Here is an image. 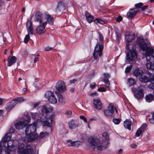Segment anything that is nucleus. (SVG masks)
<instances>
[{"label":"nucleus","instance_id":"1","mask_svg":"<svg viewBox=\"0 0 154 154\" xmlns=\"http://www.w3.org/2000/svg\"><path fill=\"white\" fill-rule=\"evenodd\" d=\"M11 133H8L5 136L2 141L0 142V145L4 146L3 149L7 154H10V152L14 150V147L18 146L17 152L20 154H35L33 149L31 146L27 145L26 148L24 149V144L23 143L19 144V142L17 140L13 141L10 140Z\"/></svg>","mask_w":154,"mask_h":154},{"label":"nucleus","instance_id":"2","mask_svg":"<svg viewBox=\"0 0 154 154\" xmlns=\"http://www.w3.org/2000/svg\"><path fill=\"white\" fill-rule=\"evenodd\" d=\"M137 42L142 50L146 51L147 68L154 70V50L147 47L145 40L140 37L137 38Z\"/></svg>","mask_w":154,"mask_h":154},{"label":"nucleus","instance_id":"3","mask_svg":"<svg viewBox=\"0 0 154 154\" xmlns=\"http://www.w3.org/2000/svg\"><path fill=\"white\" fill-rule=\"evenodd\" d=\"M102 136L105 139L96 137L89 138L88 142L91 149L94 150L96 148L97 150L102 151L107 148L108 142L106 140H109V135L106 132H104Z\"/></svg>","mask_w":154,"mask_h":154},{"label":"nucleus","instance_id":"4","mask_svg":"<svg viewBox=\"0 0 154 154\" xmlns=\"http://www.w3.org/2000/svg\"><path fill=\"white\" fill-rule=\"evenodd\" d=\"M135 38L134 34L132 33L127 34L125 36V39L127 42L126 48L128 51L126 56V62H130L133 60H135L137 58L135 46L128 43L133 40Z\"/></svg>","mask_w":154,"mask_h":154},{"label":"nucleus","instance_id":"5","mask_svg":"<svg viewBox=\"0 0 154 154\" xmlns=\"http://www.w3.org/2000/svg\"><path fill=\"white\" fill-rule=\"evenodd\" d=\"M36 124L34 123L28 125L26 128L25 132L26 134L28 136L27 141L31 142L36 139L38 137V135L35 133L36 131Z\"/></svg>","mask_w":154,"mask_h":154},{"label":"nucleus","instance_id":"6","mask_svg":"<svg viewBox=\"0 0 154 154\" xmlns=\"http://www.w3.org/2000/svg\"><path fill=\"white\" fill-rule=\"evenodd\" d=\"M53 111V108L49 105H45L42 106V116L43 118L44 117L47 119V120L44 121L42 120V122L44 123V126H47L49 127H51V126L52 122L53 120L52 116L48 117V114L51 112Z\"/></svg>","mask_w":154,"mask_h":154},{"label":"nucleus","instance_id":"7","mask_svg":"<svg viewBox=\"0 0 154 154\" xmlns=\"http://www.w3.org/2000/svg\"><path fill=\"white\" fill-rule=\"evenodd\" d=\"M99 39L94 48L93 56L94 59H96L98 56L101 57L102 54L103 48L104 39L103 35L100 33L99 34Z\"/></svg>","mask_w":154,"mask_h":154},{"label":"nucleus","instance_id":"8","mask_svg":"<svg viewBox=\"0 0 154 154\" xmlns=\"http://www.w3.org/2000/svg\"><path fill=\"white\" fill-rule=\"evenodd\" d=\"M26 27L28 34L26 36L24 39V42L25 43H27L30 39L29 34H30L32 35L33 34V26L31 21L29 20L26 23Z\"/></svg>","mask_w":154,"mask_h":154},{"label":"nucleus","instance_id":"9","mask_svg":"<svg viewBox=\"0 0 154 154\" xmlns=\"http://www.w3.org/2000/svg\"><path fill=\"white\" fill-rule=\"evenodd\" d=\"M45 97L49 102L51 103L55 104L57 103V100L55 97L53 92L51 91H47L45 93Z\"/></svg>","mask_w":154,"mask_h":154},{"label":"nucleus","instance_id":"10","mask_svg":"<svg viewBox=\"0 0 154 154\" xmlns=\"http://www.w3.org/2000/svg\"><path fill=\"white\" fill-rule=\"evenodd\" d=\"M115 112L116 113L117 111L116 108L112 104H110L108 107V109L104 110V113L106 116L107 117L112 116Z\"/></svg>","mask_w":154,"mask_h":154},{"label":"nucleus","instance_id":"11","mask_svg":"<svg viewBox=\"0 0 154 154\" xmlns=\"http://www.w3.org/2000/svg\"><path fill=\"white\" fill-rule=\"evenodd\" d=\"M47 24V21H45L41 23L36 29L37 33L40 34L44 33L45 31V27Z\"/></svg>","mask_w":154,"mask_h":154},{"label":"nucleus","instance_id":"12","mask_svg":"<svg viewBox=\"0 0 154 154\" xmlns=\"http://www.w3.org/2000/svg\"><path fill=\"white\" fill-rule=\"evenodd\" d=\"M57 90L60 92H64L66 89L65 82L62 81L58 82L56 85Z\"/></svg>","mask_w":154,"mask_h":154},{"label":"nucleus","instance_id":"13","mask_svg":"<svg viewBox=\"0 0 154 154\" xmlns=\"http://www.w3.org/2000/svg\"><path fill=\"white\" fill-rule=\"evenodd\" d=\"M65 4L63 1H60L58 3L57 6L56 10V13H59L65 9Z\"/></svg>","mask_w":154,"mask_h":154},{"label":"nucleus","instance_id":"14","mask_svg":"<svg viewBox=\"0 0 154 154\" xmlns=\"http://www.w3.org/2000/svg\"><path fill=\"white\" fill-rule=\"evenodd\" d=\"M30 119H28V121H20L17 122L15 124V128L17 129H21L24 127L25 125L29 122Z\"/></svg>","mask_w":154,"mask_h":154},{"label":"nucleus","instance_id":"15","mask_svg":"<svg viewBox=\"0 0 154 154\" xmlns=\"http://www.w3.org/2000/svg\"><path fill=\"white\" fill-rule=\"evenodd\" d=\"M31 115L32 118L33 119H36L37 120V122H42V119H43V116L42 114V116H41V114L40 115V116H39L36 113H31Z\"/></svg>","mask_w":154,"mask_h":154},{"label":"nucleus","instance_id":"16","mask_svg":"<svg viewBox=\"0 0 154 154\" xmlns=\"http://www.w3.org/2000/svg\"><path fill=\"white\" fill-rule=\"evenodd\" d=\"M85 16L86 20L88 23H91L93 21H94V16L91 15L88 11H86L85 12Z\"/></svg>","mask_w":154,"mask_h":154},{"label":"nucleus","instance_id":"17","mask_svg":"<svg viewBox=\"0 0 154 154\" xmlns=\"http://www.w3.org/2000/svg\"><path fill=\"white\" fill-rule=\"evenodd\" d=\"M137 11V10L135 9H130L127 13V16L128 17L132 18L136 15Z\"/></svg>","mask_w":154,"mask_h":154},{"label":"nucleus","instance_id":"18","mask_svg":"<svg viewBox=\"0 0 154 154\" xmlns=\"http://www.w3.org/2000/svg\"><path fill=\"white\" fill-rule=\"evenodd\" d=\"M66 142L69 143L68 144L69 146H72L75 147H78L80 145V142L79 141H72L70 140H66Z\"/></svg>","mask_w":154,"mask_h":154},{"label":"nucleus","instance_id":"19","mask_svg":"<svg viewBox=\"0 0 154 154\" xmlns=\"http://www.w3.org/2000/svg\"><path fill=\"white\" fill-rule=\"evenodd\" d=\"M134 95L137 98H142L143 97V90L141 88L139 89L137 92L134 93Z\"/></svg>","mask_w":154,"mask_h":154},{"label":"nucleus","instance_id":"20","mask_svg":"<svg viewBox=\"0 0 154 154\" xmlns=\"http://www.w3.org/2000/svg\"><path fill=\"white\" fill-rule=\"evenodd\" d=\"M93 103L95 106V108L97 109H100L102 106L101 101L98 99H94Z\"/></svg>","mask_w":154,"mask_h":154},{"label":"nucleus","instance_id":"21","mask_svg":"<svg viewBox=\"0 0 154 154\" xmlns=\"http://www.w3.org/2000/svg\"><path fill=\"white\" fill-rule=\"evenodd\" d=\"M149 83L148 85V87L149 88L153 89L154 90V74H153L152 75L151 74L149 77Z\"/></svg>","mask_w":154,"mask_h":154},{"label":"nucleus","instance_id":"22","mask_svg":"<svg viewBox=\"0 0 154 154\" xmlns=\"http://www.w3.org/2000/svg\"><path fill=\"white\" fill-rule=\"evenodd\" d=\"M17 58L14 56H12L11 57H9L8 60V66H11L17 60Z\"/></svg>","mask_w":154,"mask_h":154},{"label":"nucleus","instance_id":"23","mask_svg":"<svg viewBox=\"0 0 154 154\" xmlns=\"http://www.w3.org/2000/svg\"><path fill=\"white\" fill-rule=\"evenodd\" d=\"M45 14L47 20L46 21H47V23L48 22L51 25L53 24L54 22L53 17L48 13H47V12L45 13Z\"/></svg>","mask_w":154,"mask_h":154},{"label":"nucleus","instance_id":"24","mask_svg":"<svg viewBox=\"0 0 154 154\" xmlns=\"http://www.w3.org/2000/svg\"><path fill=\"white\" fill-rule=\"evenodd\" d=\"M35 21L39 22L40 23H42V14L40 12H37L35 16Z\"/></svg>","mask_w":154,"mask_h":154},{"label":"nucleus","instance_id":"25","mask_svg":"<svg viewBox=\"0 0 154 154\" xmlns=\"http://www.w3.org/2000/svg\"><path fill=\"white\" fill-rule=\"evenodd\" d=\"M68 126L69 128L71 129H75L78 127V125L75 123V121L73 119L69 122Z\"/></svg>","mask_w":154,"mask_h":154},{"label":"nucleus","instance_id":"26","mask_svg":"<svg viewBox=\"0 0 154 154\" xmlns=\"http://www.w3.org/2000/svg\"><path fill=\"white\" fill-rule=\"evenodd\" d=\"M132 124V123L130 120L127 119L124 122V125L125 128L131 130V127Z\"/></svg>","mask_w":154,"mask_h":154},{"label":"nucleus","instance_id":"27","mask_svg":"<svg viewBox=\"0 0 154 154\" xmlns=\"http://www.w3.org/2000/svg\"><path fill=\"white\" fill-rule=\"evenodd\" d=\"M143 73L142 70L138 68H136L134 71L133 75L136 77L140 76Z\"/></svg>","mask_w":154,"mask_h":154},{"label":"nucleus","instance_id":"28","mask_svg":"<svg viewBox=\"0 0 154 154\" xmlns=\"http://www.w3.org/2000/svg\"><path fill=\"white\" fill-rule=\"evenodd\" d=\"M145 98L147 102H150L154 100V97L153 94H149L146 96Z\"/></svg>","mask_w":154,"mask_h":154},{"label":"nucleus","instance_id":"29","mask_svg":"<svg viewBox=\"0 0 154 154\" xmlns=\"http://www.w3.org/2000/svg\"><path fill=\"white\" fill-rule=\"evenodd\" d=\"M140 81L142 82H146L149 81V79L146 76L141 75L139 78Z\"/></svg>","mask_w":154,"mask_h":154},{"label":"nucleus","instance_id":"30","mask_svg":"<svg viewBox=\"0 0 154 154\" xmlns=\"http://www.w3.org/2000/svg\"><path fill=\"white\" fill-rule=\"evenodd\" d=\"M16 105V103L15 101H13L10 103V104L7 107V109L8 111L10 110L13 107Z\"/></svg>","mask_w":154,"mask_h":154},{"label":"nucleus","instance_id":"31","mask_svg":"<svg viewBox=\"0 0 154 154\" xmlns=\"http://www.w3.org/2000/svg\"><path fill=\"white\" fill-rule=\"evenodd\" d=\"M55 93L57 96L59 102H62L63 101V95L58 91H56L55 92Z\"/></svg>","mask_w":154,"mask_h":154},{"label":"nucleus","instance_id":"32","mask_svg":"<svg viewBox=\"0 0 154 154\" xmlns=\"http://www.w3.org/2000/svg\"><path fill=\"white\" fill-rule=\"evenodd\" d=\"M135 81L134 79L132 78L128 79L127 80V84L129 86H131L135 83Z\"/></svg>","mask_w":154,"mask_h":154},{"label":"nucleus","instance_id":"33","mask_svg":"<svg viewBox=\"0 0 154 154\" xmlns=\"http://www.w3.org/2000/svg\"><path fill=\"white\" fill-rule=\"evenodd\" d=\"M12 101H15L16 105L17 102L20 103L23 102L24 101V99L23 97H18L13 99Z\"/></svg>","mask_w":154,"mask_h":154},{"label":"nucleus","instance_id":"34","mask_svg":"<svg viewBox=\"0 0 154 154\" xmlns=\"http://www.w3.org/2000/svg\"><path fill=\"white\" fill-rule=\"evenodd\" d=\"M48 133L47 132H41L39 136H38V137L40 139H42L45 137V136H48Z\"/></svg>","mask_w":154,"mask_h":154},{"label":"nucleus","instance_id":"35","mask_svg":"<svg viewBox=\"0 0 154 154\" xmlns=\"http://www.w3.org/2000/svg\"><path fill=\"white\" fill-rule=\"evenodd\" d=\"M94 22L96 23H99L101 24H103L105 23L104 20L99 18H96L95 19Z\"/></svg>","mask_w":154,"mask_h":154},{"label":"nucleus","instance_id":"36","mask_svg":"<svg viewBox=\"0 0 154 154\" xmlns=\"http://www.w3.org/2000/svg\"><path fill=\"white\" fill-rule=\"evenodd\" d=\"M121 121V119L114 118L112 119V122L115 124H119Z\"/></svg>","mask_w":154,"mask_h":154},{"label":"nucleus","instance_id":"37","mask_svg":"<svg viewBox=\"0 0 154 154\" xmlns=\"http://www.w3.org/2000/svg\"><path fill=\"white\" fill-rule=\"evenodd\" d=\"M103 80H109V79L110 77L109 74L107 73H104L103 75Z\"/></svg>","mask_w":154,"mask_h":154},{"label":"nucleus","instance_id":"38","mask_svg":"<svg viewBox=\"0 0 154 154\" xmlns=\"http://www.w3.org/2000/svg\"><path fill=\"white\" fill-rule=\"evenodd\" d=\"M103 81L104 82L105 87L109 89L110 83L109 80H103Z\"/></svg>","mask_w":154,"mask_h":154},{"label":"nucleus","instance_id":"39","mask_svg":"<svg viewBox=\"0 0 154 154\" xmlns=\"http://www.w3.org/2000/svg\"><path fill=\"white\" fill-rule=\"evenodd\" d=\"M132 67V65H130L127 66L125 69V73H129L131 70Z\"/></svg>","mask_w":154,"mask_h":154},{"label":"nucleus","instance_id":"40","mask_svg":"<svg viewBox=\"0 0 154 154\" xmlns=\"http://www.w3.org/2000/svg\"><path fill=\"white\" fill-rule=\"evenodd\" d=\"M3 146L0 145V154H7L5 152V150L3 149Z\"/></svg>","mask_w":154,"mask_h":154},{"label":"nucleus","instance_id":"41","mask_svg":"<svg viewBox=\"0 0 154 154\" xmlns=\"http://www.w3.org/2000/svg\"><path fill=\"white\" fill-rule=\"evenodd\" d=\"M143 5V4L142 3H139L137 4H136L135 6L137 8H140L142 7V6Z\"/></svg>","mask_w":154,"mask_h":154},{"label":"nucleus","instance_id":"42","mask_svg":"<svg viewBox=\"0 0 154 154\" xmlns=\"http://www.w3.org/2000/svg\"><path fill=\"white\" fill-rule=\"evenodd\" d=\"M142 131L138 129L136 131L135 133V136L137 137H139L142 133Z\"/></svg>","mask_w":154,"mask_h":154},{"label":"nucleus","instance_id":"43","mask_svg":"<svg viewBox=\"0 0 154 154\" xmlns=\"http://www.w3.org/2000/svg\"><path fill=\"white\" fill-rule=\"evenodd\" d=\"M72 114V111L69 110H67L66 111L65 113V115L66 116H68L69 117H71V116Z\"/></svg>","mask_w":154,"mask_h":154},{"label":"nucleus","instance_id":"44","mask_svg":"<svg viewBox=\"0 0 154 154\" xmlns=\"http://www.w3.org/2000/svg\"><path fill=\"white\" fill-rule=\"evenodd\" d=\"M146 125H147L146 123H144L141 126L140 128L139 129L143 131L144 130L145 128L146 127Z\"/></svg>","mask_w":154,"mask_h":154},{"label":"nucleus","instance_id":"45","mask_svg":"<svg viewBox=\"0 0 154 154\" xmlns=\"http://www.w3.org/2000/svg\"><path fill=\"white\" fill-rule=\"evenodd\" d=\"M80 118L81 119L83 120L85 122H86V123H87L88 122V121H87V119L84 116H80Z\"/></svg>","mask_w":154,"mask_h":154},{"label":"nucleus","instance_id":"46","mask_svg":"<svg viewBox=\"0 0 154 154\" xmlns=\"http://www.w3.org/2000/svg\"><path fill=\"white\" fill-rule=\"evenodd\" d=\"M98 91L100 92H105L106 91V89L103 87H100L98 88Z\"/></svg>","mask_w":154,"mask_h":154},{"label":"nucleus","instance_id":"47","mask_svg":"<svg viewBox=\"0 0 154 154\" xmlns=\"http://www.w3.org/2000/svg\"><path fill=\"white\" fill-rule=\"evenodd\" d=\"M122 19V18L121 16H119L116 19V21L118 22H119L121 21Z\"/></svg>","mask_w":154,"mask_h":154},{"label":"nucleus","instance_id":"48","mask_svg":"<svg viewBox=\"0 0 154 154\" xmlns=\"http://www.w3.org/2000/svg\"><path fill=\"white\" fill-rule=\"evenodd\" d=\"M96 86V84L94 82H93V83L91 84L90 85V87L92 89L94 88Z\"/></svg>","mask_w":154,"mask_h":154},{"label":"nucleus","instance_id":"49","mask_svg":"<svg viewBox=\"0 0 154 154\" xmlns=\"http://www.w3.org/2000/svg\"><path fill=\"white\" fill-rule=\"evenodd\" d=\"M77 81V79H74L69 81V82L71 84H74Z\"/></svg>","mask_w":154,"mask_h":154},{"label":"nucleus","instance_id":"50","mask_svg":"<svg viewBox=\"0 0 154 154\" xmlns=\"http://www.w3.org/2000/svg\"><path fill=\"white\" fill-rule=\"evenodd\" d=\"M96 120L94 118H91L89 119V120L88 121L87 123L88 124H89L92 121H95Z\"/></svg>","mask_w":154,"mask_h":154},{"label":"nucleus","instance_id":"51","mask_svg":"<svg viewBox=\"0 0 154 154\" xmlns=\"http://www.w3.org/2000/svg\"><path fill=\"white\" fill-rule=\"evenodd\" d=\"M53 48L52 47H47L45 48V50L46 51H48L52 49Z\"/></svg>","mask_w":154,"mask_h":154},{"label":"nucleus","instance_id":"52","mask_svg":"<svg viewBox=\"0 0 154 154\" xmlns=\"http://www.w3.org/2000/svg\"><path fill=\"white\" fill-rule=\"evenodd\" d=\"M98 95V94L95 92L92 93L91 94V96L92 97L94 96H97Z\"/></svg>","mask_w":154,"mask_h":154},{"label":"nucleus","instance_id":"53","mask_svg":"<svg viewBox=\"0 0 154 154\" xmlns=\"http://www.w3.org/2000/svg\"><path fill=\"white\" fill-rule=\"evenodd\" d=\"M4 4V1L3 0H0V8Z\"/></svg>","mask_w":154,"mask_h":154},{"label":"nucleus","instance_id":"54","mask_svg":"<svg viewBox=\"0 0 154 154\" xmlns=\"http://www.w3.org/2000/svg\"><path fill=\"white\" fill-rule=\"evenodd\" d=\"M149 122L151 123H154V118H151L149 119Z\"/></svg>","mask_w":154,"mask_h":154},{"label":"nucleus","instance_id":"55","mask_svg":"<svg viewBox=\"0 0 154 154\" xmlns=\"http://www.w3.org/2000/svg\"><path fill=\"white\" fill-rule=\"evenodd\" d=\"M148 7V5H145L143 6L142 8L141 7V10L142 11H144Z\"/></svg>","mask_w":154,"mask_h":154},{"label":"nucleus","instance_id":"56","mask_svg":"<svg viewBox=\"0 0 154 154\" xmlns=\"http://www.w3.org/2000/svg\"><path fill=\"white\" fill-rule=\"evenodd\" d=\"M116 36L119 39L120 38V34L119 33H118L116 32Z\"/></svg>","mask_w":154,"mask_h":154},{"label":"nucleus","instance_id":"57","mask_svg":"<svg viewBox=\"0 0 154 154\" xmlns=\"http://www.w3.org/2000/svg\"><path fill=\"white\" fill-rule=\"evenodd\" d=\"M26 88H24L23 89L22 92L23 94L25 93L26 91Z\"/></svg>","mask_w":154,"mask_h":154},{"label":"nucleus","instance_id":"58","mask_svg":"<svg viewBox=\"0 0 154 154\" xmlns=\"http://www.w3.org/2000/svg\"><path fill=\"white\" fill-rule=\"evenodd\" d=\"M75 89L74 88H72L70 89V91L71 93H74V92Z\"/></svg>","mask_w":154,"mask_h":154},{"label":"nucleus","instance_id":"59","mask_svg":"<svg viewBox=\"0 0 154 154\" xmlns=\"http://www.w3.org/2000/svg\"><path fill=\"white\" fill-rule=\"evenodd\" d=\"M136 145L135 144H132V145H131V146L133 148H136Z\"/></svg>","mask_w":154,"mask_h":154},{"label":"nucleus","instance_id":"60","mask_svg":"<svg viewBox=\"0 0 154 154\" xmlns=\"http://www.w3.org/2000/svg\"><path fill=\"white\" fill-rule=\"evenodd\" d=\"M39 103H35L34 104V106L35 108H36L39 105Z\"/></svg>","mask_w":154,"mask_h":154},{"label":"nucleus","instance_id":"61","mask_svg":"<svg viewBox=\"0 0 154 154\" xmlns=\"http://www.w3.org/2000/svg\"><path fill=\"white\" fill-rule=\"evenodd\" d=\"M3 101V99L0 98V105H2V104Z\"/></svg>","mask_w":154,"mask_h":154},{"label":"nucleus","instance_id":"62","mask_svg":"<svg viewBox=\"0 0 154 154\" xmlns=\"http://www.w3.org/2000/svg\"><path fill=\"white\" fill-rule=\"evenodd\" d=\"M38 57H36L34 60V63H36L38 60Z\"/></svg>","mask_w":154,"mask_h":154},{"label":"nucleus","instance_id":"63","mask_svg":"<svg viewBox=\"0 0 154 154\" xmlns=\"http://www.w3.org/2000/svg\"><path fill=\"white\" fill-rule=\"evenodd\" d=\"M122 151V149H120L119 151V153H121Z\"/></svg>","mask_w":154,"mask_h":154},{"label":"nucleus","instance_id":"64","mask_svg":"<svg viewBox=\"0 0 154 154\" xmlns=\"http://www.w3.org/2000/svg\"><path fill=\"white\" fill-rule=\"evenodd\" d=\"M151 114L152 115V118H154V112H151Z\"/></svg>","mask_w":154,"mask_h":154}]
</instances>
